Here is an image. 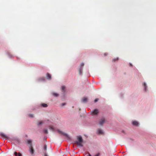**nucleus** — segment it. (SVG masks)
Masks as SVG:
<instances>
[{
  "instance_id": "1",
  "label": "nucleus",
  "mask_w": 156,
  "mask_h": 156,
  "mask_svg": "<svg viewBox=\"0 0 156 156\" xmlns=\"http://www.w3.org/2000/svg\"><path fill=\"white\" fill-rule=\"evenodd\" d=\"M87 114L90 115L92 118L95 119L96 121H97L98 119V109H95L88 113Z\"/></svg>"
},
{
  "instance_id": "2",
  "label": "nucleus",
  "mask_w": 156,
  "mask_h": 156,
  "mask_svg": "<svg viewBox=\"0 0 156 156\" xmlns=\"http://www.w3.org/2000/svg\"><path fill=\"white\" fill-rule=\"evenodd\" d=\"M77 139L78 141H76L75 143L78 146L82 147L83 145L82 143L83 142V140L82 137L80 136H78Z\"/></svg>"
},
{
  "instance_id": "3",
  "label": "nucleus",
  "mask_w": 156,
  "mask_h": 156,
  "mask_svg": "<svg viewBox=\"0 0 156 156\" xmlns=\"http://www.w3.org/2000/svg\"><path fill=\"white\" fill-rule=\"evenodd\" d=\"M107 122V120L106 119L103 117H102L99 120V125L101 126H102Z\"/></svg>"
},
{
  "instance_id": "4",
  "label": "nucleus",
  "mask_w": 156,
  "mask_h": 156,
  "mask_svg": "<svg viewBox=\"0 0 156 156\" xmlns=\"http://www.w3.org/2000/svg\"><path fill=\"white\" fill-rule=\"evenodd\" d=\"M84 65V63H82L81 65L80 68L79 69V73L80 75H82V71L83 70V66Z\"/></svg>"
},
{
  "instance_id": "5",
  "label": "nucleus",
  "mask_w": 156,
  "mask_h": 156,
  "mask_svg": "<svg viewBox=\"0 0 156 156\" xmlns=\"http://www.w3.org/2000/svg\"><path fill=\"white\" fill-rule=\"evenodd\" d=\"M57 131L58 133L61 135H63L64 136H65L66 138H69L68 135L66 133L63 132L62 131L59 130H58Z\"/></svg>"
},
{
  "instance_id": "6",
  "label": "nucleus",
  "mask_w": 156,
  "mask_h": 156,
  "mask_svg": "<svg viewBox=\"0 0 156 156\" xmlns=\"http://www.w3.org/2000/svg\"><path fill=\"white\" fill-rule=\"evenodd\" d=\"M98 134L104 135V133L103 130L101 129H98Z\"/></svg>"
},
{
  "instance_id": "7",
  "label": "nucleus",
  "mask_w": 156,
  "mask_h": 156,
  "mask_svg": "<svg viewBox=\"0 0 156 156\" xmlns=\"http://www.w3.org/2000/svg\"><path fill=\"white\" fill-rule=\"evenodd\" d=\"M88 98L86 97H84L82 99V101L83 103L86 102L88 101Z\"/></svg>"
},
{
  "instance_id": "8",
  "label": "nucleus",
  "mask_w": 156,
  "mask_h": 156,
  "mask_svg": "<svg viewBox=\"0 0 156 156\" xmlns=\"http://www.w3.org/2000/svg\"><path fill=\"white\" fill-rule=\"evenodd\" d=\"M46 76L47 79L50 80L51 79V76L49 73H47Z\"/></svg>"
},
{
  "instance_id": "9",
  "label": "nucleus",
  "mask_w": 156,
  "mask_h": 156,
  "mask_svg": "<svg viewBox=\"0 0 156 156\" xmlns=\"http://www.w3.org/2000/svg\"><path fill=\"white\" fill-rule=\"evenodd\" d=\"M29 151L31 154H33L34 153V150L33 148L31 147V146H30L29 147Z\"/></svg>"
},
{
  "instance_id": "10",
  "label": "nucleus",
  "mask_w": 156,
  "mask_h": 156,
  "mask_svg": "<svg viewBox=\"0 0 156 156\" xmlns=\"http://www.w3.org/2000/svg\"><path fill=\"white\" fill-rule=\"evenodd\" d=\"M14 154L15 156H22V154L20 153H17V152H15Z\"/></svg>"
},
{
  "instance_id": "11",
  "label": "nucleus",
  "mask_w": 156,
  "mask_h": 156,
  "mask_svg": "<svg viewBox=\"0 0 156 156\" xmlns=\"http://www.w3.org/2000/svg\"><path fill=\"white\" fill-rule=\"evenodd\" d=\"M132 124L134 126H137L138 125V123L136 121H134L132 122Z\"/></svg>"
},
{
  "instance_id": "12",
  "label": "nucleus",
  "mask_w": 156,
  "mask_h": 156,
  "mask_svg": "<svg viewBox=\"0 0 156 156\" xmlns=\"http://www.w3.org/2000/svg\"><path fill=\"white\" fill-rule=\"evenodd\" d=\"M62 91L63 93H65L66 91V87L65 86H62Z\"/></svg>"
},
{
  "instance_id": "13",
  "label": "nucleus",
  "mask_w": 156,
  "mask_h": 156,
  "mask_svg": "<svg viewBox=\"0 0 156 156\" xmlns=\"http://www.w3.org/2000/svg\"><path fill=\"white\" fill-rule=\"evenodd\" d=\"M49 129L50 130H51L53 131H55V129L52 126H50L49 127Z\"/></svg>"
},
{
  "instance_id": "14",
  "label": "nucleus",
  "mask_w": 156,
  "mask_h": 156,
  "mask_svg": "<svg viewBox=\"0 0 156 156\" xmlns=\"http://www.w3.org/2000/svg\"><path fill=\"white\" fill-rule=\"evenodd\" d=\"M0 135L2 136L3 137H4L6 139H7L8 138V137L6 135H5V134H4L3 133H1V134H0Z\"/></svg>"
},
{
  "instance_id": "15",
  "label": "nucleus",
  "mask_w": 156,
  "mask_h": 156,
  "mask_svg": "<svg viewBox=\"0 0 156 156\" xmlns=\"http://www.w3.org/2000/svg\"><path fill=\"white\" fill-rule=\"evenodd\" d=\"M27 143L28 144L30 145V146H31L32 145V141L31 140H27Z\"/></svg>"
},
{
  "instance_id": "16",
  "label": "nucleus",
  "mask_w": 156,
  "mask_h": 156,
  "mask_svg": "<svg viewBox=\"0 0 156 156\" xmlns=\"http://www.w3.org/2000/svg\"><path fill=\"white\" fill-rule=\"evenodd\" d=\"M52 94L54 96L57 97L59 96V94L57 93H52Z\"/></svg>"
},
{
  "instance_id": "17",
  "label": "nucleus",
  "mask_w": 156,
  "mask_h": 156,
  "mask_svg": "<svg viewBox=\"0 0 156 156\" xmlns=\"http://www.w3.org/2000/svg\"><path fill=\"white\" fill-rule=\"evenodd\" d=\"M86 156H92L89 153L86 154ZM92 156H98V154H96L95 155Z\"/></svg>"
},
{
  "instance_id": "18",
  "label": "nucleus",
  "mask_w": 156,
  "mask_h": 156,
  "mask_svg": "<svg viewBox=\"0 0 156 156\" xmlns=\"http://www.w3.org/2000/svg\"><path fill=\"white\" fill-rule=\"evenodd\" d=\"M41 106L44 107H46L48 106L47 105L44 103L42 104Z\"/></svg>"
},
{
  "instance_id": "19",
  "label": "nucleus",
  "mask_w": 156,
  "mask_h": 156,
  "mask_svg": "<svg viewBox=\"0 0 156 156\" xmlns=\"http://www.w3.org/2000/svg\"><path fill=\"white\" fill-rule=\"evenodd\" d=\"M43 132L45 134H47L48 133V130L47 129H45L43 130Z\"/></svg>"
},
{
  "instance_id": "20",
  "label": "nucleus",
  "mask_w": 156,
  "mask_h": 156,
  "mask_svg": "<svg viewBox=\"0 0 156 156\" xmlns=\"http://www.w3.org/2000/svg\"><path fill=\"white\" fill-rule=\"evenodd\" d=\"M45 80V79L44 77H42L41 78H39V81H44Z\"/></svg>"
},
{
  "instance_id": "21",
  "label": "nucleus",
  "mask_w": 156,
  "mask_h": 156,
  "mask_svg": "<svg viewBox=\"0 0 156 156\" xmlns=\"http://www.w3.org/2000/svg\"><path fill=\"white\" fill-rule=\"evenodd\" d=\"M143 85L144 86V89H145V91H146V84L145 83H144V84H143Z\"/></svg>"
},
{
  "instance_id": "22",
  "label": "nucleus",
  "mask_w": 156,
  "mask_h": 156,
  "mask_svg": "<svg viewBox=\"0 0 156 156\" xmlns=\"http://www.w3.org/2000/svg\"><path fill=\"white\" fill-rule=\"evenodd\" d=\"M47 147L46 145L45 144L44 145V151H46L47 150Z\"/></svg>"
},
{
  "instance_id": "23",
  "label": "nucleus",
  "mask_w": 156,
  "mask_h": 156,
  "mask_svg": "<svg viewBox=\"0 0 156 156\" xmlns=\"http://www.w3.org/2000/svg\"><path fill=\"white\" fill-rule=\"evenodd\" d=\"M29 116L30 118H33L34 117V115L33 114H30L29 115Z\"/></svg>"
},
{
  "instance_id": "24",
  "label": "nucleus",
  "mask_w": 156,
  "mask_h": 156,
  "mask_svg": "<svg viewBox=\"0 0 156 156\" xmlns=\"http://www.w3.org/2000/svg\"><path fill=\"white\" fill-rule=\"evenodd\" d=\"M42 124H43V122H41H41H38V124H37V125H38V126H39V125H41Z\"/></svg>"
},
{
  "instance_id": "25",
  "label": "nucleus",
  "mask_w": 156,
  "mask_h": 156,
  "mask_svg": "<svg viewBox=\"0 0 156 156\" xmlns=\"http://www.w3.org/2000/svg\"><path fill=\"white\" fill-rule=\"evenodd\" d=\"M119 58H118L114 59L113 60V61L115 62V61L118 60Z\"/></svg>"
},
{
  "instance_id": "26",
  "label": "nucleus",
  "mask_w": 156,
  "mask_h": 156,
  "mask_svg": "<svg viewBox=\"0 0 156 156\" xmlns=\"http://www.w3.org/2000/svg\"><path fill=\"white\" fill-rule=\"evenodd\" d=\"M66 105V103H62L61 104V105L62 106Z\"/></svg>"
},
{
  "instance_id": "27",
  "label": "nucleus",
  "mask_w": 156,
  "mask_h": 156,
  "mask_svg": "<svg viewBox=\"0 0 156 156\" xmlns=\"http://www.w3.org/2000/svg\"><path fill=\"white\" fill-rule=\"evenodd\" d=\"M97 101H98V98H96V99H95V100H94V102H96Z\"/></svg>"
},
{
  "instance_id": "28",
  "label": "nucleus",
  "mask_w": 156,
  "mask_h": 156,
  "mask_svg": "<svg viewBox=\"0 0 156 156\" xmlns=\"http://www.w3.org/2000/svg\"><path fill=\"white\" fill-rule=\"evenodd\" d=\"M8 54L9 57L11 58V57L12 56L9 54V53H8Z\"/></svg>"
},
{
  "instance_id": "29",
  "label": "nucleus",
  "mask_w": 156,
  "mask_h": 156,
  "mask_svg": "<svg viewBox=\"0 0 156 156\" xmlns=\"http://www.w3.org/2000/svg\"><path fill=\"white\" fill-rule=\"evenodd\" d=\"M44 156H48L47 154H44Z\"/></svg>"
},
{
  "instance_id": "30",
  "label": "nucleus",
  "mask_w": 156,
  "mask_h": 156,
  "mask_svg": "<svg viewBox=\"0 0 156 156\" xmlns=\"http://www.w3.org/2000/svg\"><path fill=\"white\" fill-rule=\"evenodd\" d=\"M99 153H98V156H99Z\"/></svg>"
},
{
  "instance_id": "31",
  "label": "nucleus",
  "mask_w": 156,
  "mask_h": 156,
  "mask_svg": "<svg viewBox=\"0 0 156 156\" xmlns=\"http://www.w3.org/2000/svg\"><path fill=\"white\" fill-rule=\"evenodd\" d=\"M130 65L131 66H132V65L131 64H130Z\"/></svg>"
},
{
  "instance_id": "32",
  "label": "nucleus",
  "mask_w": 156,
  "mask_h": 156,
  "mask_svg": "<svg viewBox=\"0 0 156 156\" xmlns=\"http://www.w3.org/2000/svg\"><path fill=\"white\" fill-rule=\"evenodd\" d=\"M105 55H106V54H105Z\"/></svg>"
}]
</instances>
